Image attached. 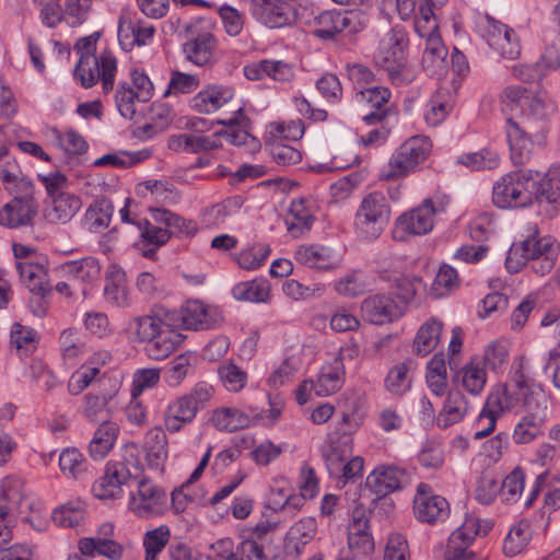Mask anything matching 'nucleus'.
Wrapping results in <instances>:
<instances>
[{"mask_svg":"<svg viewBox=\"0 0 560 560\" xmlns=\"http://www.w3.org/2000/svg\"><path fill=\"white\" fill-rule=\"evenodd\" d=\"M198 409L186 395L174 400L167 408L164 423L168 432H178L196 417Z\"/></svg>","mask_w":560,"mask_h":560,"instance_id":"40","label":"nucleus"},{"mask_svg":"<svg viewBox=\"0 0 560 560\" xmlns=\"http://www.w3.org/2000/svg\"><path fill=\"white\" fill-rule=\"evenodd\" d=\"M295 259L310 268L328 269L332 267V252L323 245H301L295 252Z\"/></svg>","mask_w":560,"mask_h":560,"instance_id":"49","label":"nucleus"},{"mask_svg":"<svg viewBox=\"0 0 560 560\" xmlns=\"http://www.w3.org/2000/svg\"><path fill=\"white\" fill-rule=\"evenodd\" d=\"M21 282L34 294L31 303H36L34 314L43 316L46 312L45 296L52 290L45 266L38 260L20 261L16 265Z\"/></svg>","mask_w":560,"mask_h":560,"instance_id":"11","label":"nucleus"},{"mask_svg":"<svg viewBox=\"0 0 560 560\" xmlns=\"http://www.w3.org/2000/svg\"><path fill=\"white\" fill-rule=\"evenodd\" d=\"M59 467L61 472L74 480L83 479L88 472V462L79 450L65 448L59 455Z\"/></svg>","mask_w":560,"mask_h":560,"instance_id":"54","label":"nucleus"},{"mask_svg":"<svg viewBox=\"0 0 560 560\" xmlns=\"http://www.w3.org/2000/svg\"><path fill=\"white\" fill-rule=\"evenodd\" d=\"M345 30L351 33L359 31L358 14L353 11L329 10L319 13L313 20L312 33L317 38L329 40Z\"/></svg>","mask_w":560,"mask_h":560,"instance_id":"16","label":"nucleus"},{"mask_svg":"<svg viewBox=\"0 0 560 560\" xmlns=\"http://www.w3.org/2000/svg\"><path fill=\"white\" fill-rule=\"evenodd\" d=\"M470 409V404L459 389L447 392L443 408L438 416V425L445 429L464 419Z\"/></svg>","mask_w":560,"mask_h":560,"instance_id":"38","label":"nucleus"},{"mask_svg":"<svg viewBox=\"0 0 560 560\" xmlns=\"http://www.w3.org/2000/svg\"><path fill=\"white\" fill-rule=\"evenodd\" d=\"M390 91L385 86L363 88L355 94V101L371 110L362 116L368 125L381 124L392 114Z\"/></svg>","mask_w":560,"mask_h":560,"instance_id":"18","label":"nucleus"},{"mask_svg":"<svg viewBox=\"0 0 560 560\" xmlns=\"http://www.w3.org/2000/svg\"><path fill=\"white\" fill-rule=\"evenodd\" d=\"M104 296L114 306L125 307L129 305L126 275L116 266H112L106 275Z\"/></svg>","mask_w":560,"mask_h":560,"instance_id":"44","label":"nucleus"},{"mask_svg":"<svg viewBox=\"0 0 560 560\" xmlns=\"http://www.w3.org/2000/svg\"><path fill=\"white\" fill-rule=\"evenodd\" d=\"M32 192L14 197L0 210V224L10 229L28 225L37 213V203Z\"/></svg>","mask_w":560,"mask_h":560,"instance_id":"22","label":"nucleus"},{"mask_svg":"<svg viewBox=\"0 0 560 560\" xmlns=\"http://www.w3.org/2000/svg\"><path fill=\"white\" fill-rule=\"evenodd\" d=\"M406 479L404 468L396 465H380L366 478V487L381 499L401 489Z\"/></svg>","mask_w":560,"mask_h":560,"instance_id":"24","label":"nucleus"},{"mask_svg":"<svg viewBox=\"0 0 560 560\" xmlns=\"http://www.w3.org/2000/svg\"><path fill=\"white\" fill-rule=\"evenodd\" d=\"M243 203L244 200L241 196H233L207 209L206 214L212 220L213 224L219 225L224 223L228 218L237 214Z\"/></svg>","mask_w":560,"mask_h":560,"instance_id":"61","label":"nucleus"},{"mask_svg":"<svg viewBox=\"0 0 560 560\" xmlns=\"http://www.w3.org/2000/svg\"><path fill=\"white\" fill-rule=\"evenodd\" d=\"M533 200L538 202H560V165H552L544 177L532 171L529 179Z\"/></svg>","mask_w":560,"mask_h":560,"instance_id":"28","label":"nucleus"},{"mask_svg":"<svg viewBox=\"0 0 560 560\" xmlns=\"http://www.w3.org/2000/svg\"><path fill=\"white\" fill-rule=\"evenodd\" d=\"M118 433L119 427L116 422L103 420L89 443L90 456L94 459L104 458L114 447Z\"/></svg>","mask_w":560,"mask_h":560,"instance_id":"39","label":"nucleus"},{"mask_svg":"<svg viewBox=\"0 0 560 560\" xmlns=\"http://www.w3.org/2000/svg\"><path fill=\"white\" fill-rule=\"evenodd\" d=\"M532 90L522 85H509L500 94V107L504 114H511L517 109H526Z\"/></svg>","mask_w":560,"mask_h":560,"instance_id":"56","label":"nucleus"},{"mask_svg":"<svg viewBox=\"0 0 560 560\" xmlns=\"http://www.w3.org/2000/svg\"><path fill=\"white\" fill-rule=\"evenodd\" d=\"M532 538L530 525L527 521H520L508 533L503 542V552L508 557L520 555Z\"/></svg>","mask_w":560,"mask_h":560,"instance_id":"53","label":"nucleus"},{"mask_svg":"<svg viewBox=\"0 0 560 560\" xmlns=\"http://www.w3.org/2000/svg\"><path fill=\"white\" fill-rule=\"evenodd\" d=\"M390 213V205L383 192L366 195L355 212V233L365 241L376 240L389 223Z\"/></svg>","mask_w":560,"mask_h":560,"instance_id":"5","label":"nucleus"},{"mask_svg":"<svg viewBox=\"0 0 560 560\" xmlns=\"http://www.w3.org/2000/svg\"><path fill=\"white\" fill-rule=\"evenodd\" d=\"M454 382L471 396H478L486 386L487 373L480 361L471 360L456 373Z\"/></svg>","mask_w":560,"mask_h":560,"instance_id":"42","label":"nucleus"},{"mask_svg":"<svg viewBox=\"0 0 560 560\" xmlns=\"http://www.w3.org/2000/svg\"><path fill=\"white\" fill-rule=\"evenodd\" d=\"M218 124L230 127V129L223 133L230 143L234 145H247L252 149L260 147L259 141L247 130L249 119L244 115L242 107H237L232 117L219 119Z\"/></svg>","mask_w":560,"mask_h":560,"instance_id":"33","label":"nucleus"},{"mask_svg":"<svg viewBox=\"0 0 560 560\" xmlns=\"http://www.w3.org/2000/svg\"><path fill=\"white\" fill-rule=\"evenodd\" d=\"M170 316L168 313L165 314L164 318H161L156 314L138 316L128 323L127 329L135 341L149 342L156 337L160 331L164 330L165 326H172Z\"/></svg>","mask_w":560,"mask_h":560,"instance_id":"35","label":"nucleus"},{"mask_svg":"<svg viewBox=\"0 0 560 560\" xmlns=\"http://www.w3.org/2000/svg\"><path fill=\"white\" fill-rule=\"evenodd\" d=\"M431 149L428 138L416 136L406 140L393 153L388 163L382 168L380 178L395 180L415 172L427 158Z\"/></svg>","mask_w":560,"mask_h":560,"instance_id":"7","label":"nucleus"},{"mask_svg":"<svg viewBox=\"0 0 560 560\" xmlns=\"http://www.w3.org/2000/svg\"><path fill=\"white\" fill-rule=\"evenodd\" d=\"M362 318L373 325H386L401 318L404 305L387 293H375L366 296L361 303Z\"/></svg>","mask_w":560,"mask_h":560,"instance_id":"13","label":"nucleus"},{"mask_svg":"<svg viewBox=\"0 0 560 560\" xmlns=\"http://www.w3.org/2000/svg\"><path fill=\"white\" fill-rule=\"evenodd\" d=\"M316 534V521L312 517L303 518L290 527L287 533L283 552L285 560H296Z\"/></svg>","mask_w":560,"mask_h":560,"instance_id":"29","label":"nucleus"},{"mask_svg":"<svg viewBox=\"0 0 560 560\" xmlns=\"http://www.w3.org/2000/svg\"><path fill=\"white\" fill-rule=\"evenodd\" d=\"M423 51L421 65L423 70L430 77H441L447 71L446 57L448 55L447 48L444 45L441 35H434L423 43Z\"/></svg>","mask_w":560,"mask_h":560,"instance_id":"31","label":"nucleus"},{"mask_svg":"<svg viewBox=\"0 0 560 560\" xmlns=\"http://www.w3.org/2000/svg\"><path fill=\"white\" fill-rule=\"evenodd\" d=\"M252 13L270 28L290 25L296 18L293 0H252Z\"/></svg>","mask_w":560,"mask_h":560,"instance_id":"14","label":"nucleus"},{"mask_svg":"<svg viewBox=\"0 0 560 560\" xmlns=\"http://www.w3.org/2000/svg\"><path fill=\"white\" fill-rule=\"evenodd\" d=\"M112 399V395L107 393L93 394L89 393L84 396V416L91 422H97L106 420L108 413V402Z\"/></svg>","mask_w":560,"mask_h":560,"instance_id":"60","label":"nucleus"},{"mask_svg":"<svg viewBox=\"0 0 560 560\" xmlns=\"http://www.w3.org/2000/svg\"><path fill=\"white\" fill-rule=\"evenodd\" d=\"M360 424L361 421L355 413H342L341 419L327 435L322 455L330 477L339 475L340 467L352 456V435Z\"/></svg>","mask_w":560,"mask_h":560,"instance_id":"4","label":"nucleus"},{"mask_svg":"<svg viewBox=\"0 0 560 560\" xmlns=\"http://www.w3.org/2000/svg\"><path fill=\"white\" fill-rule=\"evenodd\" d=\"M234 91L229 86L210 85L196 94L191 101L192 107L200 114H210L231 102Z\"/></svg>","mask_w":560,"mask_h":560,"instance_id":"36","label":"nucleus"},{"mask_svg":"<svg viewBox=\"0 0 560 560\" xmlns=\"http://www.w3.org/2000/svg\"><path fill=\"white\" fill-rule=\"evenodd\" d=\"M345 383V366L340 361H332L324 366L317 381L314 383V390L317 396H328L338 392Z\"/></svg>","mask_w":560,"mask_h":560,"instance_id":"48","label":"nucleus"},{"mask_svg":"<svg viewBox=\"0 0 560 560\" xmlns=\"http://www.w3.org/2000/svg\"><path fill=\"white\" fill-rule=\"evenodd\" d=\"M557 110V105L550 95L542 90L530 92L526 109L523 110V125L527 129L542 130V124Z\"/></svg>","mask_w":560,"mask_h":560,"instance_id":"25","label":"nucleus"},{"mask_svg":"<svg viewBox=\"0 0 560 560\" xmlns=\"http://www.w3.org/2000/svg\"><path fill=\"white\" fill-rule=\"evenodd\" d=\"M447 205L448 200L444 197L424 199L419 207L397 219L395 234L399 240H404L408 235L429 233L434 225V215L444 212Z\"/></svg>","mask_w":560,"mask_h":560,"instance_id":"8","label":"nucleus"},{"mask_svg":"<svg viewBox=\"0 0 560 560\" xmlns=\"http://www.w3.org/2000/svg\"><path fill=\"white\" fill-rule=\"evenodd\" d=\"M136 101H138V95L135 90L128 83L120 82L115 93V104L124 118L133 119L137 113Z\"/></svg>","mask_w":560,"mask_h":560,"instance_id":"64","label":"nucleus"},{"mask_svg":"<svg viewBox=\"0 0 560 560\" xmlns=\"http://www.w3.org/2000/svg\"><path fill=\"white\" fill-rule=\"evenodd\" d=\"M31 509V501L25 493L24 481L15 476L0 482V515L24 513Z\"/></svg>","mask_w":560,"mask_h":560,"instance_id":"21","label":"nucleus"},{"mask_svg":"<svg viewBox=\"0 0 560 560\" xmlns=\"http://www.w3.org/2000/svg\"><path fill=\"white\" fill-rule=\"evenodd\" d=\"M98 37V33H93L77 42L74 49L80 54V59L73 70V75L85 89L92 88L101 80L103 92L107 94L114 89L117 60L109 51H103L100 56L95 55Z\"/></svg>","mask_w":560,"mask_h":560,"instance_id":"2","label":"nucleus"},{"mask_svg":"<svg viewBox=\"0 0 560 560\" xmlns=\"http://www.w3.org/2000/svg\"><path fill=\"white\" fill-rule=\"evenodd\" d=\"M212 422L221 431L234 432L248 428L253 419L237 408L223 407L213 412Z\"/></svg>","mask_w":560,"mask_h":560,"instance_id":"50","label":"nucleus"},{"mask_svg":"<svg viewBox=\"0 0 560 560\" xmlns=\"http://www.w3.org/2000/svg\"><path fill=\"white\" fill-rule=\"evenodd\" d=\"M114 525L103 523L94 536L83 537L78 542L81 555L85 557L103 556L109 560H120L124 553L122 546L113 539Z\"/></svg>","mask_w":560,"mask_h":560,"instance_id":"15","label":"nucleus"},{"mask_svg":"<svg viewBox=\"0 0 560 560\" xmlns=\"http://www.w3.org/2000/svg\"><path fill=\"white\" fill-rule=\"evenodd\" d=\"M443 324L436 318H430L418 329L412 350L417 355L425 357L438 346L442 332Z\"/></svg>","mask_w":560,"mask_h":560,"instance_id":"43","label":"nucleus"},{"mask_svg":"<svg viewBox=\"0 0 560 560\" xmlns=\"http://www.w3.org/2000/svg\"><path fill=\"white\" fill-rule=\"evenodd\" d=\"M314 222V215L306 206L305 199L293 200L289 208V217L285 220L288 231L293 237H301L308 232Z\"/></svg>","mask_w":560,"mask_h":560,"instance_id":"46","label":"nucleus"},{"mask_svg":"<svg viewBox=\"0 0 560 560\" xmlns=\"http://www.w3.org/2000/svg\"><path fill=\"white\" fill-rule=\"evenodd\" d=\"M82 201L79 196L68 192L50 198L45 209V218L49 223L66 224L79 212Z\"/></svg>","mask_w":560,"mask_h":560,"instance_id":"32","label":"nucleus"},{"mask_svg":"<svg viewBox=\"0 0 560 560\" xmlns=\"http://www.w3.org/2000/svg\"><path fill=\"white\" fill-rule=\"evenodd\" d=\"M155 28L153 25L141 22L129 14H122L118 24V42L125 51L135 46L147 45L152 39Z\"/></svg>","mask_w":560,"mask_h":560,"instance_id":"26","label":"nucleus"},{"mask_svg":"<svg viewBox=\"0 0 560 560\" xmlns=\"http://www.w3.org/2000/svg\"><path fill=\"white\" fill-rule=\"evenodd\" d=\"M138 465L126 458L110 460L105 466L104 475L93 485V493L102 500L116 499L122 495V486L138 471Z\"/></svg>","mask_w":560,"mask_h":560,"instance_id":"10","label":"nucleus"},{"mask_svg":"<svg viewBox=\"0 0 560 560\" xmlns=\"http://www.w3.org/2000/svg\"><path fill=\"white\" fill-rule=\"evenodd\" d=\"M11 345L15 347L21 357H26L37 348V332L28 326L14 323L11 328Z\"/></svg>","mask_w":560,"mask_h":560,"instance_id":"57","label":"nucleus"},{"mask_svg":"<svg viewBox=\"0 0 560 560\" xmlns=\"http://www.w3.org/2000/svg\"><path fill=\"white\" fill-rule=\"evenodd\" d=\"M413 368L415 362L411 359L395 364L385 377V388L392 395H405L411 388L412 377L410 373Z\"/></svg>","mask_w":560,"mask_h":560,"instance_id":"47","label":"nucleus"},{"mask_svg":"<svg viewBox=\"0 0 560 560\" xmlns=\"http://www.w3.org/2000/svg\"><path fill=\"white\" fill-rule=\"evenodd\" d=\"M152 217L156 222L164 223L167 228L173 229L174 232L191 234L195 233L197 226L194 221L185 220L178 214L162 208L151 209Z\"/></svg>","mask_w":560,"mask_h":560,"instance_id":"62","label":"nucleus"},{"mask_svg":"<svg viewBox=\"0 0 560 560\" xmlns=\"http://www.w3.org/2000/svg\"><path fill=\"white\" fill-rule=\"evenodd\" d=\"M539 395L523 373H516L513 385L498 386L488 395L483 409L488 415L499 418L521 405L532 409Z\"/></svg>","mask_w":560,"mask_h":560,"instance_id":"6","label":"nucleus"},{"mask_svg":"<svg viewBox=\"0 0 560 560\" xmlns=\"http://www.w3.org/2000/svg\"><path fill=\"white\" fill-rule=\"evenodd\" d=\"M454 106V96L448 89H439L429 100L424 109V120L431 127L445 120Z\"/></svg>","mask_w":560,"mask_h":560,"instance_id":"41","label":"nucleus"},{"mask_svg":"<svg viewBox=\"0 0 560 560\" xmlns=\"http://www.w3.org/2000/svg\"><path fill=\"white\" fill-rule=\"evenodd\" d=\"M525 486V475L520 468L511 471L502 482H500V494L505 502H516L521 497Z\"/></svg>","mask_w":560,"mask_h":560,"instance_id":"63","label":"nucleus"},{"mask_svg":"<svg viewBox=\"0 0 560 560\" xmlns=\"http://www.w3.org/2000/svg\"><path fill=\"white\" fill-rule=\"evenodd\" d=\"M182 342V335L172 329L171 326H165L164 330L160 331L156 337L148 342L145 351L153 360H164L174 352Z\"/></svg>","mask_w":560,"mask_h":560,"instance_id":"45","label":"nucleus"},{"mask_svg":"<svg viewBox=\"0 0 560 560\" xmlns=\"http://www.w3.org/2000/svg\"><path fill=\"white\" fill-rule=\"evenodd\" d=\"M186 58L196 66H209L215 61L217 39L210 33H201L184 45Z\"/></svg>","mask_w":560,"mask_h":560,"instance_id":"34","label":"nucleus"},{"mask_svg":"<svg viewBox=\"0 0 560 560\" xmlns=\"http://www.w3.org/2000/svg\"><path fill=\"white\" fill-rule=\"evenodd\" d=\"M450 511L447 500L435 494L429 485L421 482L417 486L413 497V515L417 521L434 525L445 521Z\"/></svg>","mask_w":560,"mask_h":560,"instance_id":"12","label":"nucleus"},{"mask_svg":"<svg viewBox=\"0 0 560 560\" xmlns=\"http://www.w3.org/2000/svg\"><path fill=\"white\" fill-rule=\"evenodd\" d=\"M0 179L5 189L11 192L28 194L33 190V184L23 176L20 166L14 161H8L0 165Z\"/></svg>","mask_w":560,"mask_h":560,"instance_id":"52","label":"nucleus"},{"mask_svg":"<svg viewBox=\"0 0 560 560\" xmlns=\"http://www.w3.org/2000/svg\"><path fill=\"white\" fill-rule=\"evenodd\" d=\"M142 450L150 469L162 472L167 459V436L160 427L150 429L144 436Z\"/></svg>","mask_w":560,"mask_h":560,"instance_id":"30","label":"nucleus"},{"mask_svg":"<svg viewBox=\"0 0 560 560\" xmlns=\"http://www.w3.org/2000/svg\"><path fill=\"white\" fill-rule=\"evenodd\" d=\"M532 170L508 174L494 184L493 203L499 208L524 207L533 202L530 184Z\"/></svg>","mask_w":560,"mask_h":560,"instance_id":"9","label":"nucleus"},{"mask_svg":"<svg viewBox=\"0 0 560 560\" xmlns=\"http://www.w3.org/2000/svg\"><path fill=\"white\" fill-rule=\"evenodd\" d=\"M380 278L392 284L396 292V302L404 305L406 312L407 305L413 300L419 289L422 288V280L419 277L405 276L398 271H380Z\"/></svg>","mask_w":560,"mask_h":560,"instance_id":"37","label":"nucleus"},{"mask_svg":"<svg viewBox=\"0 0 560 560\" xmlns=\"http://www.w3.org/2000/svg\"><path fill=\"white\" fill-rule=\"evenodd\" d=\"M560 253V244L551 236H539L537 231L524 241L514 243L506 255L505 267L516 273L522 267L538 277L549 275L555 268Z\"/></svg>","mask_w":560,"mask_h":560,"instance_id":"1","label":"nucleus"},{"mask_svg":"<svg viewBox=\"0 0 560 560\" xmlns=\"http://www.w3.org/2000/svg\"><path fill=\"white\" fill-rule=\"evenodd\" d=\"M166 493L151 480L142 479L138 483L137 493L130 498V509L140 517L160 514L165 504Z\"/></svg>","mask_w":560,"mask_h":560,"instance_id":"17","label":"nucleus"},{"mask_svg":"<svg viewBox=\"0 0 560 560\" xmlns=\"http://www.w3.org/2000/svg\"><path fill=\"white\" fill-rule=\"evenodd\" d=\"M407 34L402 27H393L380 40L374 55L375 62L387 71L392 82L402 85L413 80L412 71L407 67Z\"/></svg>","mask_w":560,"mask_h":560,"instance_id":"3","label":"nucleus"},{"mask_svg":"<svg viewBox=\"0 0 560 560\" xmlns=\"http://www.w3.org/2000/svg\"><path fill=\"white\" fill-rule=\"evenodd\" d=\"M490 526L481 528L477 518H467L460 527L455 529L447 544L445 560H474L475 553L467 550V546L474 540L475 536L482 533L486 535Z\"/></svg>","mask_w":560,"mask_h":560,"instance_id":"19","label":"nucleus"},{"mask_svg":"<svg viewBox=\"0 0 560 560\" xmlns=\"http://www.w3.org/2000/svg\"><path fill=\"white\" fill-rule=\"evenodd\" d=\"M534 130L511 117L506 119L505 133L514 165H524L529 161L534 148L530 133Z\"/></svg>","mask_w":560,"mask_h":560,"instance_id":"23","label":"nucleus"},{"mask_svg":"<svg viewBox=\"0 0 560 560\" xmlns=\"http://www.w3.org/2000/svg\"><path fill=\"white\" fill-rule=\"evenodd\" d=\"M269 291L270 287L267 280L255 279L236 284L232 294L238 301L259 303L268 300Z\"/></svg>","mask_w":560,"mask_h":560,"instance_id":"55","label":"nucleus"},{"mask_svg":"<svg viewBox=\"0 0 560 560\" xmlns=\"http://www.w3.org/2000/svg\"><path fill=\"white\" fill-rule=\"evenodd\" d=\"M184 329H210L219 322V313L200 301H187L178 312Z\"/></svg>","mask_w":560,"mask_h":560,"instance_id":"27","label":"nucleus"},{"mask_svg":"<svg viewBox=\"0 0 560 560\" xmlns=\"http://www.w3.org/2000/svg\"><path fill=\"white\" fill-rule=\"evenodd\" d=\"M113 211V205L107 199H101L92 203L85 212V220L90 230L98 232L106 229L109 225Z\"/></svg>","mask_w":560,"mask_h":560,"instance_id":"58","label":"nucleus"},{"mask_svg":"<svg viewBox=\"0 0 560 560\" xmlns=\"http://www.w3.org/2000/svg\"><path fill=\"white\" fill-rule=\"evenodd\" d=\"M542 419L535 413L524 416L515 425L513 440L517 444H527L534 441L540 433Z\"/></svg>","mask_w":560,"mask_h":560,"instance_id":"59","label":"nucleus"},{"mask_svg":"<svg viewBox=\"0 0 560 560\" xmlns=\"http://www.w3.org/2000/svg\"><path fill=\"white\" fill-rule=\"evenodd\" d=\"M348 547L354 557H368L374 552L375 544L370 532L369 518L365 511L352 512L348 525Z\"/></svg>","mask_w":560,"mask_h":560,"instance_id":"20","label":"nucleus"},{"mask_svg":"<svg viewBox=\"0 0 560 560\" xmlns=\"http://www.w3.org/2000/svg\"><path fill=\"white\" fill-rule=\"evenodd\" d=\"M61 271L71 281L92 282L100 277L101 266L95 258L85 257L63 264Z\"/></svg>","mask_w":560,"mask_h":560,"instance_id":"51","label":"nucleus"}]
</instances>
